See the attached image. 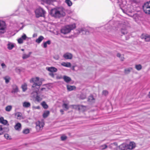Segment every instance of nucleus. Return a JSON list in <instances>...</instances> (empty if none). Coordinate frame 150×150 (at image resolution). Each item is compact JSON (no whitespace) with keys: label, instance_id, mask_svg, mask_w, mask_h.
I'll use <instances>...</instances> for the list:
<instances>
[{"label":"nucleus","instance_id":"nucleus-1","mask_svg":"<svg viewBox=\"0 0 150 150\" xmlns=\"http://www.w3.org/2000/svg\"><path fill=\"white\" fill-rule=\"evenodd\" d=\"M52 16L56 18H59L64 16L65 15V9L63 8L52 9L51 11Z\"/></svg>","mask_w":150,"mask_h":150},{"label":"nucleus","instance_id":"nucleus-2","mask_svg":"<svg viewBox=\"0 0 150 150\" xmlns=\"http://www.w3.org/2000/svg\"><path fill=\"white\" fill-rule=\"evenodd\" d=\"M135 147V144L133 142H130L129 144H122L117 148V150H132Z\"/></svg>","mask_w":150,"mask_h":150},{"label":"nucleus","instance_id":"nucleus-3","mask_svg":"<svg viewBox=\"0 0 150 150\" xmlns=\"http://www.w3.org/2000/svg\"><path fill=\"white\" fill-rule=\"evenodd\" d=\"M42 82H39L38 83H35L32 86V89L34 92L36 94V96L35 97V100L36 101L39 102L42 100V98L38 95V91L40 86L41 85Z\"/></svg>","mask_w":150,"mask_h":150},{"label":"nucleus","instance_id":"nucleus-4","mask_svg":"<svg viewBox=\"0 0 150 150\" xmlns=\"http://www.w3.org/2000/svg\"><path fill=\"white\" fill-rule=\"evenodd\" d=\"M76 27V24L75 23L67 25L62 28L60 32L66 35L69 33L71 30L75 29Z\"/></svg>","mask_w":150,"mask_h":150},{"label":"nucleus","instance_id":"nucleus-5","mask_svg":"<svg viewBox=\"0 0 150 150\" xmlns=\"http://www.w3.org/2000/svg\"><path fill=\"white\" fill-rule=\"evenodd\" d=\"M115 25H118V27H121V31L122 34L125 35L127 33V26L126 25L123 23H120V22L119 21H116L115 22Z\"/></svg>","mask_w":150,"mask_h":150},{"label":"nucleus","instance_id":"nucleus-6","mask_svg":"<svg viewBox=\"0 0 150 150\" xmlns=\"http://www.w3.org/2000/svg\"><path fill=\"white\" fill-rule=\"evenodd\" d=\"M36 17L38 18L40 17H44L45 13V11L42 8L39 7L35 11Z\"/></svg>","mask_w":150,"mask_h":150},{"label":"nucleus","instance_id":"nucleus-7","mask_svg":"<svg viewBox=\"0 0 150 150\" xmlns=\"http://www.w3.org/2000/svg\"><path fill=\"white\" fill-rule=\"evenodd\" d=\"M142 7L144 12L146 13L150 14V1L145 3Z\"/></svg>","mask_w":150,"mask_h":150},{"label":"nucleus","instance_id":"nucleus-8","mask_svg":"<svg viewBox=\"0 0 150 150\" xmlns=\"http://www.w3.org/2000/svg\"><path fill=\"white\" fill-rule=\"evenodd\" d=\"M112 2L118 4L120 6H123L125 5L126 1L125 0H110Z\"/></svg>","mask_w":150,"mask_h":150},{"label":"nucleus","instance_id":"nucleus-9","mask_svg":"<svg viewBox=\"0 0 150 150\" xmlns=\"http://www.w3.org/2000/svg\"><path fill=\"white\" fill-rule=\"evenodd\" d=\"M6 28L5 22L3 21H0V33H3L5 32Z\"/></svg>","mask_w":150,"mask_h":150},{"label":"nucleus","instance_id":"nucleus-10","mask_svg":"<svg viewBox=\"0 0 150 150\" xmlns=\"http://www.w3.org/2000/svg\"><path fill=\"white\" fill-rule=\"evenodd\" d=\"M36 128L38 131L42 129L44 126L43 123L39 121L36 122Z\"/></svg>","mask_w":150,"mask_h":150},{"label":"nucleus","instance_id":"nucleus-11","mask_svg":"<svg viewBox=\"0 0 150 150\" xmlns=\"http://www.w3.org/2000/svg\"><path fill=\"white\" fill-rule=\"evenodd\" d=\"M28 37L25 34L23 33L21 38L18 39V42L20 44H22L23 43V40H25Z\"/></svg>","mask_w":150,"mask_h":150},{"label":"nucleus","instance_id":"nucleus-12","mask_svg":"<svg viewBox=\"0 0 150 150\" xmlns=\"http://www.w3.org/2000/svg\"><path fill=\"white\" fill-rule=\"evenodd\" d=\"M111 23V22H110L109 23H108L105 25V28L107 30H108V32L110 31L112 29L114 30H118V29H117L116 27H114L112 26H110V23Z\"/></svg>","mask_w":150,"mask_h":150},{"label":"nucleus","instance_id":"nucleus-13","mask_svg":"<svg viewBox=\"0 0 150 150\" xmlns=\"http://www.w3.org/2000/svg\"><path fill=\"white\" fill-rule=\"evenodd\" d=\"M141 38L142 39H144L146 41H150V35L142 34L141 36Z\"/></svg>","mask_w":150,"mask_h":150},{"label":"nucleus","instance_id":"nucleus-14","mask_svg":"<svg viewBox=\"0 0 150 150\" xmlns=\"http://www.w3.org/2000/svg\"><path fill=\"white\" fill-rule=\"evenodd\" d=\"M63 57L66 59H71L72 58V55L70 53L67 52L64 54Z\"/></svg>","mask_w":150,"mask_h":150},{"label":"nucleus","instance_id":"nucleus-15","mask_svg":"<svg viewBox=\"0 0 150 150\" xmlns=\"http://www.w3.org/2000/svg\"><path fill=\"white\" fill-rule=\"evenodd\" d=\"M15 129L17 131H20L21 129V123L18 122L14 126Z\"/></svg>","mask_w":150,"mask_h":150},{"label":"nucleus","instance_id":"nucleus-16","mask_svg":"<svg viewBox=\"0 0 150 150\" xmlns=\"http://www.w3.org/2000/svg\"><path fill=\"white\" fill-rule=\"evenodd\" d=\"M7 45L8 49L10 50H12L14 47V44L13 43L9 41L8 42V43Z\"/></svg>","mask_w":150,"mask_h":150},{"label":"nucleus","instance_id":"nucleus-17","mask_svg":"<svg viewBox=\"0 0 150 150\" xmlns=\"http://www.w3.org/2000/svg\"><path fill=\"white\" fill-rule=\"evenodd\" d=\"M47 70L50 72H56L57 71V69L54 67H48L47 69Z\"/></svg>","mask_w":150,"mask_h":150},{"label":"nucleus","instance_id":"nucleus-18","mask_svg":"<svg viewBox=\"0 0 150 150\" xmlns=\"http://www.w3.org/2000/svg\"><path fill=\"white\" fill-rule=\"evenodd\" d=\"M39 78L38 77H36L35 78H33L30 80V82L32 83L34 82V83L33 85L35 83H38L39 82H38V83H36V82L39 81Z\"/></svg>","mask_w":150,"mask_h":150},{"label":"nucleus","instance_id":"nucleus-19","mask_svg":"<svg viewBox=\"0 0 150 150\" xmlns=\"http://www.w3.org/2000/svg\"><path fill=\"white\" fill-rule=\"evenodd\" d=\"M61 65L67 67H70L71 66V64L70 62H63L61 63Z\"/></svg>","mask_w":150,"mask_h":150},{"label":"nucleus","instance_id":"nucleus-20","mask_svg":"<svg viewBox=\"0 0 150 150\" xmlns=\"http://www.w3.org/2000/svg\"><path fill=\"white\" fill-rule=\"evenodd\" d=\"M63 79L64 81L67 83L71 81V78L66 76H64L63 77Z\"/></svg>","mask_w":150,"mask_h":150},{"label":"nucleus","instance_id":"nucleus-21","mask_svg":"<svg viewBox=\"0 0 150 150\" xmlns=\"http://www.w3.org/2000/svg\"><path fill=\"white\" fill-rule=\"evenodd\" d=\"M15 115L18 119L21 120L23 118L22 114L21 112H16V113Z\"/></svg>","mask_w":150,"mask_h":150},{"label":"nucleus","instance_id":"nucleus-22","mask_svg":"<svg viewBox=\"0 0 150 150\" xmlns=\"http://www.w3.org/2000/svg\"><path fill=\"white\" fill-rule=\"evenodd\" d=\"M44 39V37L42 36H40L38 38L36 39L35 42L38 43H40Z\"/></svg>","mask_w":150,"mask_h":150},{"label":"nucleus","instance_id":"nucleus-23","mask_svg":"<svg viewBox=\"0 0 150 150\" xmlns=\"http://www.w3.org/2000/svg\"><path fill=\"white\" fill-rule=\"evenodd\" d=\"M50 114V111L48 110H46L44 112L42 116L44 118H45L47 117Z\"/></svg>","mask_w":150,"mask_h":150},{"label":"nucleus","instance_id":"nucleus-24","mask_svg":"<svg viewBox=\"0 0 150 150\" xmlns=\"http://www.w3.org/2000/svg\"><path fill=\"white\" fill-rule=\"evenodd\" d=\"M0 122L4 125H6L8 123V121L4 119L3 117H0Z\"/></svg>","mask_w":150,"mask_h":150},{"label":"nucleus","instance_id":"nucleus-25","mask_svg":"<svg viewBox=\"0 0 150 150\" xmlns=\"http://www.w3.org/2000/svg\"><path fill=\"white\" fill-rule=\"evenodd\" d=\"M23 105L24 107L28 108L30 106V103L29 102H24L23 103Z\"/></svg>","mask_w":150,"mask_h":150},{"label":"nucleus","instance_id":"nucleus-26","mask_svg":"<svg viewBox=\"0 0 150 150\" xmlns=\"http://www.w3.org/2000/svg\"><path fill=\"white\" fill-rule=\"evenodd\" d=\"M51 42L50 40H48L47 41L43 43V47L44 48H46L47 47V45H50L51 44Z\"/></svg>","mask_w":150,"mask_h":150},{"label":"nucleus","instance_id":"nucleus-27","mask_svg":"<svg viewBox=\"0 0 150 150\" xmlns=\"http://www.w3.org/2000/svg\"><path fill=\"white\" fill-rule=\"evenodd\" d=\"M67 89L69 91H71L75 89L76 87L74 86H67Z\"/></svg>","mask_w":150,"mask_h":150},{"label":"nucleus","instance_id":"nucleus-28","mask_svg":"<svg viewBox=\"0 0 150 150\" xmlns=\"http://www.w3.org/2000/svg\"><path fill=\"white\" fill-rule=\"evenodd\" d=\"M62 107L64 110H67L69 109V107L67 104L64 103L62 104Z\"/></svg>","mask_w":150,"mask_h":150},{"label":"nucleus","instance_id":"nucleus-29","mask_svg":"<svg viewBox=\"0 0 150 150\" xmlns=\"http://www.w3.org/2000/svg\"><path fill=\"white\" fill-rule=\"evenodd\" d=\"M18 91V87L16 85L13 86V90L12 91V93H15L17 92Z\"/></svg>","mask_w":150,"mask_h":150},{"label":"nucleus","instance_id":"nucleus-30","mask_svg":"<svg viewBox=\"0 0 150 150\" xmlns=\"http://www.w3.org/2000/svg\"><path fill=\"white\" fill-rule=\"evenodd\" d=\"M42 106L43 108L45 109H47L48 106L46 104V102L45 101H43L41 103Z\"/></svg>","mask_w":150,"mask_h":150},{"label":"nucleus","instance_id":"nucleus-31","mask_svg":"<svg viewBox=\"0 0 150 150\" xmlns=\"http://www.w3.org/2000/svg\"><path fill=\"white\" fill-rule=\"evenodd\" d=\"M4 79L5 80L6 83H8L11 79L8 76H6L4 77Z\"/></svg>","mask_w":150,"mask_h":150},{"label":"nucleus","instance_id":"nucleus-32","mask_svg":"<svg viewBox=\"0 0 150 150\" xmlns=\"http://www.w3.org/2000/svg\"><path fill=\"white\" fill-rule=\"evenodd\" d=\"M95 99L92 95L90 96L88 98V101L90 102H94Z\"/></svg>","mask_w":150,"mask_h":150},{"label":"nucleus","instance_id":"nucleus-33","mask_svg":"<svg viewBox=\"0 0 150 150\" xmlns=\"http://www.w3.org/2000/svg\"><path fill=\"white\" fill-rule=\"evenodd\" d=\"M21 88L23 92L25 91L27 89V84L26 83H24L21 86Z\"/></svg>","mask_w":150,"mask_h":150},{"label":"nucleus","instance_id":"nucleus-34","mask_svg":"<svg viewBox=\"0 0 150 150\" xmlns=\"http://www.w3.org/2000/svg\"><path fill=\"white\" fill-rule=\"evenodd\" d=\"M78 110H84L85 109L86 107L85 106H84L83 105H79L77 106Z\"/></svg>","mask_w":150,"mask_h":150},{"label":"nucleus","instance_id":"nucleus-35","mask_svg":"<svg viewBox=\"0 0 150 150\" xmlns=\"http://www.w3.org/2000/svg\"><path fill=\"white\" fill-rule=\"evenodd\" d=\"M31 53H32L31 52H29V54H23V57H22L23 58V59H25L27 58H28L30 56Z\"/></svg>","mask_w":150,"mask_h":150},{"label":"nucleus","instance_id":"nucleus-36","mask_svg":"<svg viewBox=\"0 0 150 150\" xmlns=\"http://www.w3.org/2000/svg\"><path fill=\"white\" fill-rule=\"evenodd\" d=\"M65 2L69 6H71L72 4L71 1L70 0H65Z\"/></svg>","mask_w":150,"mask_h":150},{"label":"nucleus","instance_id":"nucleus-37","mask_svg":"<svg viewBox=\"0 0 150 150\" xmlns=\"http://www.w3.org/2000/svg\"><path fill=\"white\" fill-rule=\"evenodd\" d=\"M135 68L138 71L140 70L142 68V66L140 64H137L135 66Z\"/></svg>","mask_w":150,"mask_h":150},{"label":"nucleus","instance_id":"nucleus-38","mask_svg":"<svg viewBox=\"0 0 150 150\" xmlns=\"http://www.w3.org/2000/svg\"><path fill=\"white\" fill-rule=\"evenodd\" d=\"M12 107L11 105H8L5 108V110L6 111L9 112L12 109Z\"/></svg>","mask_w":150,"mask_h":150},{"label":"nucleus","instance_id":"nucleus-39","mask_svg":"<svg viewBox=\"0 0 150 150\" xmlns=\"http://www.w3.org/2000/svg\"><path fill=\"white\" fill-rule=\"evenodd\" d=\"M29 129H26L23 130V133L24 134H27L29 133Z\"/></svg>","mask_w":150,"mask_h":150},{"label":"nucleus","instance_id":"nucleus-40","mask_svg":"<svg viewBox=\"0 0 150 150\" xmlns=\"http://www.w3.org/2000/svg\"><path fill=\"white\" fill-rule=\"evenodd\" d=\"M121 9L122 10L123 12L125 13H127V12H130V11L128 9H126V10L125 9H124L122 8H121Z\"/></svg>","mask_w":150,"mask_h":150},{"label":"nucleus","instance_id":"nucleus-41","mask_svg":"<svg viewBox=\"0 0 150 150\" xmlns=\"http://www.w3.org/2000/svg\"><path fill=\"white\" fill-rule=\"evenodd\" d=\"M84 29L83 28H79L78 29V31L79 33H81L83 31L85 32Z\"/></svg>","mask_w":150,"mask_h":150},{"label":"nucleus","instance_id":"nucleus-42","mask_svg":"<svg viewBox=\"0 0 150 150\" xmlns=\"http://www.w3.org/2000/svg\"><path fill=\"white\" fill-rule=\"evenodd\" d=\"M46 3L48 4H50L52 3L54 0H45Z\"/></svg>","mask_w":150,"mask_h":150},{"label":"nucleus","instance_id":"nucleus-43","mask_svg":"<svg viewBox=\"0 0 150 150\" xmlns=\"http://www.w3.org/2000/svg\"><path fill=\"white\" fill-rule=\"evenodd\" d=\"M3 128L1 125H0V135L3 134Z\"/></svg>","mask_w":150,"mask_h":150},{"label":"nucleus","instance_id":"nucleus-44","mask_svg":"<svg viewBox=\"0 0 150 150\" xmlns=\"http://www.w3.org/2000/svg\"><path fill=\"white\" fill-rule=\"evenodd\" d=\"M107 146L106 144H104L103 145H102L100 147V148L101 149H104L107 148Z\"/></svg>","mask_w":150,"mask_h":150},{"label":"nucleus","instance_id":"nucleus-45","mask_svg":"<svg viewBox=\"0 0 150 150\" xmlns=\"http://www.w3.org/2000/svg\"><path fill=\"white\" fill-rule=\"evenodd\" d=\"M67 138V136H62L61 137V139L62 140L64 141L66 140Z\"/></svg>","mask_w":150,"mask_h":150},{"label":"nucleus","instance_id":"nucleus-46","mask_svg":"<svg viewBox=\"0 0 150 150\" xmlns=\"http://www.w3.org/2000/svg\"><path fill=\"white\" fill-rule=\"evenodd\" d=\"M102 93L103 95L105 96L107 95L108 93V92L106 90H104L102 92Z\"/></svg>","mask_w":150,"mask_h":150},{"label":"nucleus","instance_id":"nucleus-47","mask_svg":"<svg viewBox=\"0 0 150 150\" xmlns=\"http://www.w3.org/2000/svg\"><path fill=\"white\" fill-rule=\"evenodd\" d=\"M125 73L126 74H127L129 73L130 71V69H126L125 70Z\"/></svg>","mask_w":150,"mask_h":150},{"label":"nucleus","instance_id":"nucleus-48","mask_svg":"<svg viewBox=\"0 0 150 150\" xmlns=\"http://www.w3.org/2000/svg\"><path fill=\"white\" fill-rule=\"evenodd\" d=\"M54 58L56 60H58L59 59V57L58 55H55L54 57Z\"/></svg>","mask_w":150,"mask_h":150},{"label":"nucleus","instance_id":"nucleus-49","mask_svg":"<svg viewBox=\"0 0 150 150\" xmlns=\"http://www.w3.org/2000/svg\"><path fill=\"white\" fill-rule=\"evenodd\" d=\"M49 75L51 76L52 77H54V74L53 73V72H50L49 73Z\"/></svg>","mask_w":150,"mask_h":150},{"label":"nucleus","instance_id":"nucleus-50","mask_svg":"<svg viewBox=\"0 0 150 150\" xmlns=\"http://www.w3.org/2000/svg\"><path fill=\"white\" fill-rule=\"evenodd\" d=\"M81 98L82 99H84L86 98V96L82 94L81 96Z\"/></svg>","mask_w":150,"mask_h":150},{"label":"nucleus","instance_id":"nucleus-51","mask_svg":"<svg viewBox=\"0 0 150 150\" xmlns=\"http://www.w3.org/2000/svg\"><path fill=\"white\" fill-rule=\"evenodd\" d=\"M131 1L135 3H138L140 1V0H131Z\"/></svg>","mask_w":150,"mask_h":150},{"label":"nucleus","instance_id":"nucleus-52","mask_svg":"<svg viewBox=\"0 0 150 150\" xmlns=\"http://www.w3.org/2000/svg\"><path fill=\"white\" fill-rule=\"evenodd\" d=\"M4 137L6 139H8V134H4Z\"/></svg>","mask_w":150,"mask_h":150},{"label":"nucleus","instance_id":"nucleus-53","mask_svg":"<svg viewBox=\"0 0 150 150\" xmlns=\"http://www.w3.org/2000/svg\"><path fill=\"white\" fill-rule=\"evenodd\" d=\"M1 66L3 68H5L6 67L5 64L4 63L1 64Z\"/></svg>","mask_w":150,"mask_h":150},{"label":"nucleus","instance_id":"nucleus-54","mask_svg":"<svg viewBox=\"0 0 150 150\" xmlns=\"http://www.w3.org/2000/svg\"><path fill=\"white\" fill-rule=\"evenodd\" d=\"M117 57H120L122 55L120 53H118L117 54Z\"/></svg>","mask_w":150,"mask_h":150},{"label":"nucleus","instance_id":"nucleus-55","mask_svg":"<svg viewBox=\"0 0 150 150\" xmlns=\"http://www.w3.org/2000/svg\"><path fill=\"white\" fill-rule=\"evenodd\" d=\"M37 36V35L36 34L34 33L33 35V38L35 37H36Z\"/></svg>","mask_w":150,"mask_h":150},{"label":"nucleus","instance_id":"nucleus-56","mask_svg":"<svg viewBox=\"0 0 150 150\" xmlns=\"http://www.w3.org/2000/svg\"><path fill=\"white\" fill-rule=\"evenodd\" d=\"M60 112L62 113V114H63L64 110H62V109L60 110Z\"/></svg>","mask_w":150,"mask_h":150},{"label":"nucleus","instance_id":"nucleus-57","mask_svg":"<svg viewBox=\"0 0 150 150\" xmlns=\"http://www.w3.org/2000/svg\"><path fill=\"white\" fill-rule=\"evenodd\" d=\"M34 108L35 109H40V107L39 106H36V107H35Z\"/></svg>","mask_w":150,"mask_h":150},{"label":"nucleus","instance_id":"nucleus-58","mask_svg":"<svg viewBox=\"0 0 150 150\" xmlns=\"http://www.w3.org/2000/svg\"><path fill=\"white\" fill-rule=\"evenodd\" d=\"M148 96L150 98V92H149V93L148 94Z\"/></svg>","mask_w":150,"mask_h":150},{"label":"nucleus","instance_id":"nucleus-59","mask_svg":"<svg viewBox=\"0 0 150 150\" xmlns=\"http://www.w3.org/2000/svg\"><path fill=\"white\" fill-rule=\"evenodd\" d=\"M124 58H121V60L122 61H123L124 60Z\"/></svg>","mask_w":150,"mask_h":150},{"label":"nucleus","instance_id":"nucleus-60","mask_svg":"<svg viewBox=\"0 0 150 150\" xmlns=\"http://www.w3.org/2000/svg\"><path fill=\"white\" fill-rule=\"evenodd\" d=\"M44 89H45V88H42L41 89V90L42 91Z\"/></svg>","mask_w":150,"mask_h":150},{"label":"nucleus","instance_id":"nucleus-61","mask_svg":"<svg viewBox=\"0 0 150 150\" xmlns=\"http://www.w3.org/2000/svg\"><path fill=\"white\" fill-rule=\"evenodd\" d=\"M21 50L22 51H24V49H21Z\"/></svg>","mask_w":150,"mask_h":150},{"label":"nucleus","instance_id":"nucleus-62","mask_svg":"<svg viewBox=\"0 0 150 150\" xmlns=\"http://www.w3.org/2000/svg\"><path fill=\"white\" fill-rule=\"evenodd\" d=\"M23 28V26H22V28H21V29H22Z\"/></svg>","mask_w":150,"mask_h":150},{"label":"nucleus","instance_id":"nucleus-63","mask_svg":"<svg viewBox=\"0 0 150 150\" xmlns=\"http://www.w3.org/2000/svg\"><path fill=\"white\" fill-rule=\"evenodd\" d=\"M125 8H126V6H125Z\"/></svg>","mask_w":150,"mask_h":150}]
</instances>
